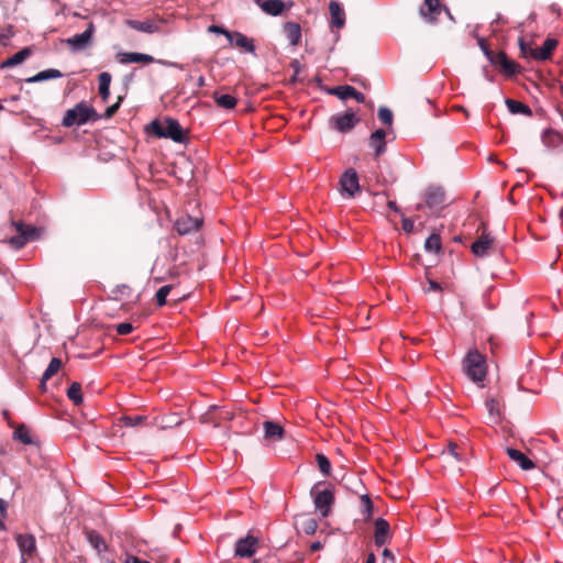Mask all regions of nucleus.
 <instances>
[{"label":"nucleus","instance_id":"12","mask_svg":"<svg viewBox=\"0 0 563 563\" xmlns=\"http://www.w3.org/2000/svg\"><path fill=\"white\" fill-rule=\"evenodd\" d=\"M115 58L122 65L130 63H155V58L152 55L139 52H120L115 55Z\"/></svg>","mask_w":563,"mask_h":563},{"label":"nucleus","instance_id":"1","mask_svg":"<svg viewBox=\"0 0 563 563\" xmlns=\"http://www.w3.org/2000/svg\"><path fill=\"white\" fill-rule=\"evenodd\" d=\"M145 132L157 139H169L175 143H186L187 137L185 130L176 119L170 117L164 118L163 121L155 119L145 126Z\"/></svg>","mask_w":563,"mask_h":563},{"label":"nucleus","instance_id":"59","mask_svg":"<svg viewBox=\"0 0 563 563\" xmlns=\"http://www.w3.org/2000/svg\"><path fill=\"white\" fill-rule=\"evenodd\" d=\"M128 289V286L126 285H118L115 287V289L112 291L114 295H122L124 292V290Z\"/></svg>","mask_w":563,"mask_h":563},{"label":"nucleus","instance_id":"9","mask_svg":"<svg viewBox=\"0 0 563 563\" xmlns=\"http://www.w3.org/2000/svg\"><path fill=\"white\" fill-rule=\"evenodd\" d=\"M442 11L452 19L449 9L446 7L442 8L439 0H424L423 7L420 8V14L428 19L429 22H435Z\"/></svg>","mask_w":563,"mask_h":563},{"label":"nucleus","instance_id":"15","mask_svg":"<svg viewBox=\"0 0 563 563\" xmlns=\"http://www.w3.org/2000/svg\"><path fill=\"white\" fill-rule=\"evenodd\" d=\"M558 45V41L554 38H547L541 47L529 48L531 57L536 60H547L552 55V52Z\"/></svg>","mask_w":563,"mask_h":563},{"label":"nucleus","instance_id":"62","mask_svg":"<svg viewBox=\"0 0 563 563\" xmlns=\"http://www.w3.org/2000/svg\"><path fill=\"white\" fill-rule=\"evenodd\" d=\"M387 206H388V208L390 210H393L395 212H399L400 211L398 206H397V203H396V201H388Z\"/></svg>","mask_w":563,"mask_h":563},{"label":"nucleus","instance_id":"61","mask_svg":"<svg viewBox=\"0 0 563 563\" xmlns=\"http://www.w3.org/2000/svg\"><path fill=\"white\" fill-rule=\"evenodd\" d=\"M452 109L455 110V111L463 112L466 117L470 115L467 109L465 107H463V106H454Z\"/></svg>","mask_w":563,"mask_h":563},{"label":"nucleus","instance_id":"29","mask_svg":"<svg viewBox=\"0 0 563 563\" xmlns=\"http://www.w3.org/2000/svg\"><path fill=\"white\" fill-rule=\"evenodd\" d=\"M15 230L25 236L26 241H33L40 236V230L34 225L24 224L23 222H14Z\"/></svg>","mask_w":563,"mask_h":563},{"label":"nucleus","instance_id":"55","mask_svg":"<svg viewBox=\"0 0 563 563\" xmlns=\"http://www.w3.org/2000/svg\"><path fill=\"white\" fill-rule=\"evenodd\" d=\"M8 514V503L0 498V515L2 518H5Z\"/></svg>","mask_w":563,"mask_h":563},{"label":"nucleus","instance_id":"11","mask_svg":"<svg viewBox=\"0 0 563 563\" xmlns=\"http://www.w3.org/2000/svg\"><path fill=\"white\" fill-rule=\"evenodd\" d=\"M329 93L336 96L341 100L354 98L360 103H363L365 101V96L358 90H356L354 87L349 85L333 87L329 90Z\"/></svg>","mask_w":563,"mask_h":563},{"label":"nucleus","instance_id":"10","mask_svg":"<svg viewBox=\"0 0 563 563\" xmlns=\"http://www.w3.org/2000/svg\"><path fill=\"white\" fill-rule=\"evenodd\" d=\"M256 545L257 539L252 536L240 538L235 543V555L240 558H251L256 551Z\"/></svg>","mask_w":563,"mask_h":563},{"label":"nucleus","instance_id":"40","mask_svg":"<svg viewBox=\"0 0 563 563\" xmlns=\"http://www.w3.org/2000/svg\"><path fill=\"white\" fill-rule=\"evenodd\" d=\"M316 461H317V464H318V467H319L320 472L324 476L330 475V471H331L330 460L324 454L318 453L316 455Z\"/></svg>","mask_w":563,"mask_h":563},{"label":"nucleus","instance_id":"8","mask_svg":"<svg viewBox=\"0 0 563 563\" xmlns=\"http://www.w3.org/2000/svg\"><path fill=\"white\" fill-rule=\"evenodd\" d=\"M201 224L202 219L186 214L176 220L174 228L180 235H186L198 231Z\"/></svg>","mask_w":563,"mask_h":563},{"label":"nucleus","instance_id":"30","mask_svg":"<svg viewBox=\"0 0 563 563\" xmlns=\"http://www.w3.org/2000/svg\"><path fill=\"white\" fill-rule=\"evenodd\" d=\"M111 78V74L108 71H102L98 76L99 93L103 101H107L110 97Z\"/></svg>","mask_w":563,"mask_h":563},{"label":"nucleus","instance_id":"42","mask_svg":"<svg viewBox=\"0 0 563 563\" xmlns=\"http://www.w3.org/2000/svg\"><path fill=\"white\" fill-rule=\"evenodd\" d=\"M172 290V285L162 286L155 295L157 306L162 307L166 303V298Z\"/></svg>","mask_w":563,"mask_h":563},{"label":"nucleus","instance_id":"47","mask_svg":"<svg viewBox=\"0 0 563 563\" xmlns=\"http://www.w3.org/2000/svg\"><path fill=\"white\" fill-rule=\"evenodd\" d=\"M155 63H158L165 67H170V68H176V69H179V70H183L184 69V65L183 64H179V63H176V62H172V60H166V59H155Z\"/></svg>","mask_w":563,"mask_h":563},{"label":"nucleus","instance_id":"41","mask_svg":"<svg viewBox=\"0 0 563 563\" xmlns=\"http://www.w3.org/2000/svg\"><path fill=\"white\" fill-rule=\"evenodd\" d=\"M498 58L503 59V65L500 67L503 68L506 75L511 76L516 73L515 63L508 59L505 52H499Z\"/></svg>","mask_w":563,"mask_h":563},{"label":"nucleus","instance_id":"52","mask_svg":"<svg viewBox=\"0 0 563 563\" xmlns=\"http://www.w3.org/2000/svg\"><path fill=\"white\" fill-rule=\"evenodd\" d=\"M123 563H151L150 561L141 560L135 555L126 554Z\"/></svg>","mask_w":563,"mask_h":563},{"label":"nucleus","instance_id":"51","mask_svg":"<svg viewBox=\"0 0 563 563\" xmlns=\"http://www.w3.org/2000/svg\"><path fill=\"white\" fill-rule=\"evenodd\" d=\"M401 225L402 230L407 233H410L413 230V221L408 218H402Z\"/></svg>","mask_w":563,"mask_h":563},{"label":"nucleus","instance_id":"19","mask_svg":"<svg viewBox=\"0 0 563 563\" xmlns=\"http://www.w3.org/2000/svg\"><path fill=\"white\" fill-rule=\"evenodd\" d=\"M265 13L277 16L285 10V3L282 0H253Z\"/></svg>","mask_w":563,"mask_h":563},{"label":"nucleus","instance_id":"27","mask_svg":"<svg viewBox=\"0 0 563 563\" xmlns=\"http://www.w3.org/2000/svg\"><path fill=\"white\" fill-rule=\"evenodd\" d=\"M444 191L439 187L430 188L426 194V203L430 208L440 207L444 203Z\"/></svg>","mask_w":563,"mask_h":563},{"label":"nucleus","instance_id":"64","mask_svg":"<svg viewBox=\"0 0 563 563\" xmlns=\"http://www.w3.org/2000/svg\"><path fill=\"white\" fill-rule=\"evenodd\" d=\"M493 64H497L499 66L503 65V59L501 58H498V55L497 56H494L492 57V59H489Z\"/></svg>","mask_w":563,"mask_h":563},{"label":"nucleus","instance_id":"35","mask_svg":"<svg viewBox=\"0 0 563 563\" xmlns=\"http://www.w3.org/2000/svg\"><path fill=\"white\" fill-rule=\"evenodd\" d=\"M361 500V512L364 516V520L368 521L373 518L374 505L369 495L364 494L360 497Z\"/></svg>","mask_w":563,"mask_h":563},{"label":"nucleus","instance_id":"7","mask_svg":"<svg viewBox=\"0 0 563 563\" xmlns=\"http://www.w3.org/2000/svg\"><path fill=\"white\" fill-rule=\"evenodd\" d=\"M341 194L344 197L352 198L360 190V179L354 168L346 169L340 177Z\"/></svg>","mask_w":563,"mask_h":563},{"label":"nucleus","instance_id":"44","mask_svg":"<svg viewBox=\"0 0 563 563\" xmlns=\"http://www.w3.org/2000/svg\"><path fill=\"white\" fill-rule=\"evenodd\" d=\"M26 243L27 241L25 236H23L21 233L9 239V244L15 250L22 249Z\"/></svg>","mask_w":563,"mask_h":563},{"label":"nucleus","instance_id":"31","mask_svg":"<svg viewBox=\"0 0 563 563\" xmlns=\"http://www.w3.org/2000/svg\"><path fill=\"white\" fill-rule=\"evenodd\" d=\"M213 100L218 107L227 109V110L233 109L238 103L236 98L234 96L228 95V93L220 95L219 92H214Z\"/></svg>","mask_w":563,"mask_h":563},{"label":"nucleus","instance_id":"25","mask_svg":"<svg viewBox=\"0 0 563 563\" xmlns=\"http://www.w3.org/2000/svg\"><path fill=\"white\" fill-rule=\"evenodd\" d=\"M32 54V49L30 47H24L13 54L11 57L7 58L0 64V68H10L16 65L22 64L27 57H30Z\"/></svg>","mask_w":563,"mask_h":563},{"label":"nucleus","instance_id":"21","mask_svg":"<svg viewBox=\"0 0 563 563\" xmlns=\"http://www.w3.org/2000/svg\"><path fill=\"white\" fill-rule=\"evenodd\" d=\"M284 34L289 44L297 46L301 41V26L297 22H286L283 27Z\"/></svg>","mask_w":563,"mask_h":563},{"label":"nucleus","instance_id":"39","mask_svg":"<svg viewBox=\"0 0 563 563\" xmlns=\"http://www.w3.org/2000/svg\"><path fill=\"white\" fill-rule=\"evenodd\" d=\"M62 367V361L58 357H53L44 372V380H48Z\"/></svg>","mask_w":563,"mask_h":563},{"label":"nucleus","instance_id":"20","mask_svg":"<svg viewBox=\"0 0 563 563\" xmlns=\"http://www.w3.org/2000/svg\"><path fill=\"white\" fill-rule=\"evenodd\" d=\"M124 23L129 27H131L135 31L142 32V33L153 34V33H156L159 31V25L154 23L151 20L139 21V20L128 19V20H125Z\"/></svg>","mask_w":563,"mask_h":563},{"label":"nucleus","instance_id":"33","mask_svg":"<svg viewBox=\"0 0 563 563\" xmlns=\"http://www.w3.org/2000/svg\"><path fill=\"white\" fill-rule=\"evenodd\" d=\"M86 534H87V540H88L89 544L95 550H97L98 552H103L107 550L106 541L100 533L91 530V531H88Z\"/></svg>","mask_w":563,"mask_h":563},{"label":"nucleus","instance_id":"16","mask_svg":"<svg viewBox=\"0 0 563 563\" xmlns=\"http://www.w3.org/2000/svg\"><path fill=\"white\" fill-rule=\"evenodd\" d=\"M329 12H330V24L332 29H342L345 25V12L342 9L341 4L338 1H330L329 3Z\"/></svg>","mask_w":563,"mask_h":563},{"label":"nucleus","instance_id":"50","mask_svg":"<svg viewBox=\"0 0 563 563\" xmlns=\"http://www.w3.org/2000/svg\"><path fill=\"white\" fill-rule=\"evenodd\" d=\"M208 31L211 33H216V34H223L225 37H227V34H230V32H231V31H228L224 27L216 25V24L210 25Z\"/></svg>","mask_w":563,"mask_h":563},{"label":"nucleus","instance_id":"36","mask_svg":"<svg viewBox=\"0 0 563 563\" xmlns=\"http://www.w3.org/2000/svg\"><path fill=\"white\" fill-rule=\"evenodd\" d=\"M67 397L75 404L80 405L82 402L81 385L77 382H73L67 389Z\"/></svg>","mask_w":563,"mask_h":563},{"label":"nucleus","instance_id":"3","mask_svg":"<svg viewBox=\"0 0 563 563\" xmlns=\"http://www.w3.org/2000/svg\"><path fill=\"white\" fill-rule=\"evenodd\" d=\"M98 118L96 110L91 106L81 101L66 111L62 124L66 128L84 125L89 121H96Z\"/></svg>","mask_w":563,"mask_h":563},{"label":"nucleus","instance_id":"43","mask_svg":"<svg viewBox=\"0 0 563 563\" xmlns=\"http://www.w3.org/2000/svg\"><path fill=\"white\" fill-rule=\"evenodd\" d=\"M485 408L489 412L490 417L499 418V404L496 399L489 398L485 401Z\"/></svg>","mask_w":563,"mask_h":563},{"label":"nucleus","instance_id":"5","mask_svg":"<svg viewBox=\"0 0 563 563\" xmlns=\"http://www.w3.org/2000/svg\"><path fill=\"white\" fill-rule=\"evenodd\" d=\"M96 32L95 24L90 22L87 29L79 34H75L68 37L65 43L70 47L73 52H81L88 48L92 44L93 34Z\"/></svg>","mask_w":563,"mask_h":563},{"label":"nucleus","instance_id":"26","mask_svg":"<svg viewBox=\"0 0 563 563\" xmlns=\"http://www.w3.org/2000/svg\"><path fill=\"white\" fill-rule=\"evenodd\" d=\"M62 77H63V73L60 70L55 69V68H47V69L38 71L37 74H35L32 77L26 78L25 81L29 84H36V82H42V81L51 80V79H57V78H62Z\"/></svg>","mask_w":563,"mask_h":563},{"label":"nucleus","instance_id":"58","mask_svg":"<svg viewBox=\"0 0 563 563\" xmlns=\"http://www.w3.org/2000/svg\"><path fill=\"white\" fill-rule=\"evenodd\" d=\"M429 290L439 291L441 290V285L433 279H429Z\"/></svg>","mask_w":563,"mask_h":563},{"label":"nucleus","instance_id":"32","mask_svg":"<svg viewBox=\"0 0 563 563\" xmlns=\"http://www.w3.org/2000/svg\"><path fill=\"white\" fill-rule=\"evenodd\" d=\"M505 103H506L509 112L512 113V114L530 115L532 113L531 109L527 104H525V103H522L520 101L507 98L505 100Z\"/></svg>","mask_w":563,"mask_h":563},{"label":"nucleus","instance_id":"18","mask_svg":"<svg viewBox=\"0 0 563 563\" xmlns=\"http://www.w3.org/2000/svg\"><path fill=\"white\" fill-rule=\"evenodd\" d=\"M390 534V527L387 520L384 518H377L375 520V533L374 541L377 547L384 545Z\"/></svg>","mask_w":563,"mask_h":563},{"label":"nucleus","instance_id":"53","mask_svg":"<svg viewBox=\"0 0 563 563\" xmlns=\"http://www.w3.org/2000/svg\"><path fill=\"white\" fill-rule=\"evenodd\" d=\"M479 43V46L484 53V55L488 58V59H492L493 57V52L486 46L485 44V40L484 38H479L478 41Z\"/></svg>","mask_w":563,"mask_h":563},{"label":"nucleus","instance_id":"17","mask_svg":"<svg viewBox=\"0 0 563 563\" xmlns=\"http://www.w3.org/2000/svg\"><path fill=\"white\" fill-rule=\"evenodd\" d=\"M386 131L377 129L371 133L369 146L374 148V156L379 157L386 152Z\"/></svg>","mask_w":563,"mask_h":563},{"label":"nucleus","instance_id":"63","mask_svg":"<svg viewBox=\"0 0 563 563\" xmlns=\"http://www.w3.org/2000/svg\"><path fill=\"white\" fill-rule=\"evenodd\" d=\"M365 563H376V556L374 553H369L366 558Z\"/></svg>","mask_w":563,"mask_h":563},{"label":"nucleus","instance_id":"37","mask_svg":"<svg viewBox=\"0 0 563 563\" xmlns=\"http://www.w3.org/2000/svg\"><path fill=\"white\" fill-rule=\"evenodd\" d=\"M442 459L445 462H449L450 459H453L456 462H461L462 456L461 453L457 451V445L455 443L450 442L448 449L442 452Z\"/></svg>","mask_w":563,"mask_h":563},{"label":"nucleus","instance_id":"38","mask_svg":"<svg viewBox=\"0 0 563 563\" xmlns=\"http://www.w3.org/2000/svg\"><path fill=\"white\" fill-rule=\"evenodd\" d=\"M378 119L380 122L385 125L390 126L394 122V114L393 111L387 107H379L377 111Z\"/></svg>","mask_w":563,"mask_h":563},{"label":"nucleus","instance_id":"46","mask_svg":"<svg viewBox=\"0 0 563 563\" xmlns=\"http://www.w3.org/2000/svg\"><path fill=\"white\" fill-rule=\"evenodd\" d=\"M115 329L118 334L126 335L133 331V325L130 322H121L117 324Z\"/></svg>","mask_w":563,"mask_h":563},{"label":"nucleus","instance_id":"28","mask_svg":"<svg viewBox=\"0 0 563 563\" xmlns=\"http://www.w3.org/2000/svg\"><path fill=\"white\" fill-rule=\"evenodd\" d=\"M13 439L20 441L25 445L36 444V441L33 439V437L30 433V430L24 423L16 426L13 432Z\"/></svg>","mask_w":563,"mask_h":563},{"label":"nucleus","instance_id":"2","mask_svg":"<svg viewBox=\"0 0 563 563\" xmlns=\"http://www.w3.org/2000/svg\"><path fill=\"white\" fill-rule=\"evenodd\" d=\"M464 374L475 384H482L487 375L486 357L477 350H470L462 362Z\"/></svg>","mask_w":563,"mask_h":563},{"label":"nucleus","instance_id":"13","mask_svg":"<svg viewBox=\"0 0 563 563\" xmlns=\"http://www.w3.org/2000/svg\"><path fill=\"white\" fill-rule=\"evenodd\" d=\"M227 40L230 45L242 48L247 53H255L253 40L240 32H230V34H227Z\"/></svg>","mask_w":563,"mask_h":563},{"label":"nucleus","instance_id":"56","mask_svg":"<svg viewBox=\"0 0 563 563\" xmlns=\"http://www.w3.org/2000/svg\"><path fill=\"white\" fill-rule=\"evenodd\" d=\"M384 560L390 561V563H395V556L393 555L391 551L388 549H384L383 551Z\"/></svg>","mask_w":563,"mask_h":563},{"label":"nucleus","instance_id":"6","mask_svg":"<svg viewBox=\"0 0 563 563\" xmlns=\"http://www.w3.org/2000/svg\"><path fill=\"white\" fill-rule=\"evenodd\" d=\"M360 119L352 110L345 111L342 114H334L330 118L331 126L340 133L352 131Z\"/></svg>","mask_w":563,"mask_h":563},{"label":"nucleus","instance_id":"23","mask_svg":"<svg viewBox=\"0 0 563 563\" xmlns=\"http://www.w3.org/2000/svg\"><path fill=\"white\" fill-rule=\"evenodd\" d=\"M16 542L22 556H31L36 550L35 538L32 534H19L16 538Z\"/></svg>","mask_w":563,"mask_h":563},{"label":"nucleus","instance_id":"54","mask_svg":"<svg viewBox=\"0 0 563 563\" xmlns=\"http://www.w3.org/2000/svg\"><path fill=\"white\" fill-rule=\"evenodd\" d=\"M479 43V46L484 53V55L488 58V59H492L493 57V52L486 46L485 44V40L484 38H479L478 41Z\"/></svg>","mask_w":563,"mask_h":563},{"label":"nucleus","instance_id":"60","mask_svg":"<svg viewBox=\"0 0 563 563\" xmlns=\"http://www.w3.org/2000/svg\"><path fill=\"white\" fill-rule=\"evenodd\" d=\"M321 548H322V544L320 541H316V542L311 543V545H310V550L312 552L319 551Z\"/></svg>","mask_w":563,"mask_h":563},{"label":"nucleus","instance_id":"24","mask_svg":"<svg viewBox=\"0 0 563 563\" xmlns=\"http://www.w3.org/2000/svg\"><path fill=\"white\" fill-rule=\"evenodd\" d=\"M507 454H508L509 459L517 462L518 465L523 471H529L534 467V463L525 453H522L521 451H519L517 449L508 448Z\"/></svg>","mask_w":563,"mask_h":563},{"label":"nucleus","instance_id":"48","mask_svg":"<svg viewBox=\"0 0 563 563\" xmlns=\"http://www.w3.org/2000/svg\"><path fill=\"white\" fill-rule=\"evenodd\" d=\"M317 530V522L313 519H309L303 523V531L307 534H312Z\"/></svg>","mask_w":563,"mask_h":563},{"label":"nucleus","instance_id":"4","mask_svg":"<svg viewBox=\"0 0 563 563\" xmlns=\"http://www.w3.org/2000/svg\"><path fill=\"white\" fill-rule=\"evenodd\" d=\"M321 483L313 485L310 494L313 498L314 508L322 517H328L334 504V494L331 489L319 490Z\"/></svg>","mask_w":563,"mask_h":563},{"label":"nucleus","instance_id":"49","mask_svg":"<svg viewBox=\"0 0 563 563\" xmlns=\"http://www.w3.org/2000/svg\"><path fill=\"white\" fill-rule=\"evenodd\" d=\"M519 48L525 57H531V53L529 51L531 47L523 38H519Z\"/></svg>","mask_w":563,"mask_h":563},{"label":"nucleus","instance_id":"14","mask_svg":"<svg viewBox=\"0 0 563 563\" xmlns=\"http://www.w3.org/2000/svg\"><path fill=\"white\" fill-rule=\"evenodd\" d=\"M494 239L489 233L484 230L482 235L472 244V252L475 256L484 257L488 255V251L492 247Z\"/></svg>","mask_w":563,"mask_h":563},{"label":"nucleus","instance_id":"22","mask_svg":"<svg viewBox=\"0 0 563 563\" xmlns=\"http://www.w3.org/2000/svg\"><path fill=\"white\" fill-rule=\"evenodd\" d=\"M264 428V437L268 440L277 441L284 438L285 430L284 428L272 420H266L263 423Z\"/></svg>","mask_w":563,"mask_h":563},{"label":"nucleus","instance_id":"34","mask_svg":"<svg viewBox=\"0 0 563 563\" xmlns=\"http://www.w3.org/2000/svg\"><path fill=\"white\" fill-rule=\"evenodd\" d=\"M424 250L429 253H440L442 250L441 238L438 233L430 234L424 241Z\"/></svg>","mask_w":563,"mask_h":563},{"label":"nucleus","instance_id":"57","mask_svg":"<svg viewBox=\"0 0 563 563\" xmlns=\"http://www.w3.org/2000/svg\"><path fill=\"white\" fill-rule=\"evenodd\" d=\"M119 109V103H115V104H112L110 107L107 108L106 110V115L107 117H111Z\"/></svg>","mask_w":563,"mask_h":563},{"label":"nucleus","instance_id":"45","mask_svg":"<svg viewBox=\"0 0 563 563\" xmlns=\"http://www.w3.org/2000/svg\"><path fill=\"white\" fill-rule=\"evenodd\" d=\"M144 420L143 416H125L123 417L124 426L126 427H135L139 426Z\"/></svg>","mask_w":563,"mask_h":563}]
</instances>
